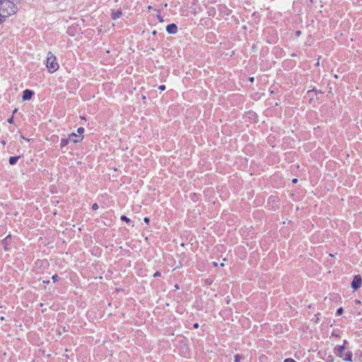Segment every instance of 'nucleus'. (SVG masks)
Here are the masks:
<instances>
[{
    "label": "nucleus",
    "instance_id": "32",
    "mask_svg": "<svg viewBox=\"0 0 362 362\" xmlns=\"http://www.w3.org/2000/svg\"><path fill=\"white\" fill-rule=\"evenodd\" d=\"M315 65H316L317 66H320V61H319V59L317 60V63H316V64H315Z\"/></svg>",
    "mask_w": 362,
    "mask_h": 362
},
{
    "label": "nucleus",
    "instance_id": "39",
    "mask_svg": "<svg viewBox=\"0 0 362 362\" xmlns=\"http://www.w3.org/2000/svg\"><path fill=\"white\" fill-rule=\"evenodd\" d=\"M65 328H63V329H62V332H65Z\"/></svg>",
    "mask_w": 362,
    "mask_h": 362
},
{
    "label": "nucleus",
    "instance_id": "33",
    "mask_svg": "<svg viewBox=\"0 0 362 362\" xmlns=\"http://www.w3.org/2000/svg\"><path fill=\"white\" fill-rule=\"evenodd\" d=\"M16 112H17V109H15V110L13 111V112H12V113L16 114Z\"/></svg>",
    "mask_w": 362,
    "mask_h": 362
},
{
    "label": "nucleus",
    "instance_id": "13",
    "mask_svg": "<svg viewBox=\"0 0 362 362\" xmlns=\"http://www.w3.org/2000/svg\"><path fill=\"white\" fill-rule=\"evenodd\" d=\"M351 353H349V354H346V358H344V361H351Z\"/></svg>",
    "mask_w": 362,
    "mask_h": 362
},
{
    "label": "nucleus",
    "instance_id": "23",
    "mask_svg": "<svg viewBox=\"0 0 362 362\" xmlns=\"http://www.w3.org/2000/svg\"><path fill=\"white\" fill-rule=\"evenodd\" d=\"M296 35H297V36H299V35L301 34L300 30H297V31L296 32Z\"/></svg>",
    "mask_w": 362,
    "mask_h": 362
},
{
    "label": "nucleus",
    "instance_id": "30",
    "mask_svg": "<svg viewBox=\"0 0 362 362\" xmlns=\"http://www.w3.org/2000/svg\"><path fill=\"white\" fill-rule=\"evenodd\" d=\"M158 20H159L160 22H162V21H163V19H162V18H161L160 16H158Z\"/></svg>",
    "mask_w": 362,
    "mask_h": 362
},
{
    "label": "nucleus",
    "instance_id": "19",
    "mask_svg": "<svg viewBox=\"0 0 362 362\" xmlns=\"http://www.w3.org/2000/svg\"><path fill=\"white\" fill-rule=\"evenodd\" d=\"M159 90H164L165 89V86L163 85H161L158 87Z\"/></svg>",
    "mask_w": 362,
    "mask_h": 362
},
{
    "label": "nucleus",
    "instance_id": "27",
    "mask_svg": "<svg viewBox=\"0 0 362 362\" xmlns=\"http://www.w3.org/2000/svg\"><path fill=\"white\" fill-rule=\"evenodd\" d=\"M297 182H298V179H296V178H294V179L292 180V182H293V183H294V184H295V183H297Z\"/></svg>",
    "mask_w": 362,
    "mask_h": 362
},
{
    "label": "nucleus",
    "instance_id": "3",
    "mask_svg": "<svg viewBox=\"0 0 362 362\" xmlns=\"http://www.w3.org/2000/svg\"><path fill=\"white\" fill-rule=\"evenodd\" d=\"M362 285V279L359 275L355 276L352 282L351 287L354 290H356Z\"/></svg>",
    "mask_w": 362,
    "mask_h": 362
},
{
    "label": "nucleus",
    "instance_id": "42",
    "mask_svg": "<svg viewBox=\"0 0 362 362\" xmlns=\"http://www.w3.org/2000/svg\"><path fill=\"white\" fill-rule=\"evenodd\" d=\"M148 9H151V6H149L148 7Z\"/></svg>",
    "mask_w": 362,
    "mask_h": 362
},
{
    "label": "nucleus",
    "instance_id": "12",
    "mask_svg": "<svg viewBox=\"0 0 362 362\" xmlns=\"http://www.w3.org/2000/svg\"><path fill=\"white\" fill-rule=\"evenodd\" d=\"M243 357L241 356H240L239 354H236L234 356V361L235 362H240V359L242 358Z\"/></svg>",
    "mask_w": 362,
    "mask_h": 362
},
{
    "label": "nucleus",
    "instance_id": "18",
    "mask_svg": "<svg viewBox=\"0 0 362 362\" xmlns=\"http://www.w3.org/2000/svg\"><path fill=\"white\" fill-rule=\"evenodd\" d=\"M58 279V276L57 274H54L52 276V279L54 281V282H55Z\"/></svg>",
    "mask_w": 362,
    "mask_h": 362
},
{
    "label": "nucleus",
    "instance_id": "2",
    "mask_svg": "<svg viewBox=\"0 0 362 362\" xmlns=\"http://www.w3.org/2000/svg\"><path fill=\"white\" fill-rule=\"evenodd\" d=\"M46 66L49 73H54L57 71L59 68V64L57 62V58L55 55L49 52L46 60Z\"/></svg>",
    "mask_w": 362,
    "mask_h": 362
},
{
    "label": "nucleus",
    "instance_id": "10",
    "mask_svg": "<svg viewBox=\"0 0 362 362\" xmlns=\"http://www.w3.org/2000/svg\"><path fill=\"white\" fill-rule=\"evenodd\" d=\"M11 235H8L6 237L4 240H2V244L4 245L5 249L6 250V245H8V239L10 238Z\"/></svg>",
    "mask_w": 362,
    "mask_h": 362
},
{
    "label": "nucleus",
    "instance_id": "31",
    "mask_svg": "<svg viewBox=\"0 0 362 362\" xmlns=\"http://www.w3.org/2000/svg\"><path fill=\"white\" fill-rule=\"evenodd\" d=\"M213 264H214V267H217V266H218V264H217V262H213Z\"/></svg>",
    "mask_w": 362,
    "mask_h": 362
},
{
    "label": "nucleus",
    "instance_id": "40",
    "mask_svg": "<svg viewBox=\"0 0 362 362\" xmlns=\"http://www.w3.org/2000/svg\"><path fill=\"white\" fill-rule=\"evenodd\" d=\"M65 328H63V329H62V332H65Z\"/></svg>",
    "mask_w": 362,
    "mask_h": 362
},
{
    "label": "nucleus",
    "instance_id": "28",
    "mask_svg": "<svg viewBox=\"0 0 362 362\" xmlns=\"http://www.w3.org/2000/svg\"><path fill=\"white\" fill-rule=\"evenodd\" d=\"M272 200V202H275L276 199L274 197H269V201Z\"/></svg>",
    "mask_w": 362,
    "mask_h": 362
},
{
    "label": "nucleus",
    "instance_id": "9",
    "mask_svg": "<svg viewBox=\"0 0 362 362\" xmlns=\"http://www.w3.org/2000/svg\"><path fill=\"white\" fill-rule=\"evenodd\" d=\"M76 139H78V134L72 133V134H69V139L71 141H72L74 143H77L78 141H75Z\"/></svg>",
    "mask_w": 362,
    "mask_h": 362
},
{
    "label": "nucleus",
    "instance_id": "37",
    "mask_svg": "<svg viewBox=\"0 0 362 362\" xmlns=\"http://www.w3.org/2000/svg\"><path fill=\"white\" fill-rule=\"evenodd\" d=\"M152 34H153V35H155L156 34V30H154V31L153 32V33H152Z\"/></svg>",
    "mask_w": 362,
    "mask_h": 362
},
{
    "label": "nucleus",
    "instance_id": "26",
    "mask_svg": "<svg viewBox=\"0 0 362 362\" xmlns=\"http://www.w3.org/2000/svg\"><path fill=\"white\" fill-rule=\"evenodd\" d=\"M1 144L3 145V146H5L6 145V141L4 140H1L0 141Z\"/></svg>",
    "mask_w": 362,
    "mask_h": 362
},
{
    "label": "nucleus",
    "instance_id": "1",
    "mask_svg": "<svg viewBox=\"0 0 362 362\" xmlns=\"http://www.w3.org/2000/svg\"><path fill=\"white\" fill-rule=\"evenodd\" d=\"M18 11L17 6L9 0L0 1V23Z\"/></svg>",
    "mask_w": 362,
    "mask_h": 362
},
{
    "label": "nucleus",
    "instance_id": "14",
    "mask_svg": "<svg viewBox=\"0 0 362 362\" xmlns=\"http://www.w3.org/2000/svg\"><path fill=\"white\" fill-rule=\"evenodd\" d=\"M121 220H122L127 223H129L130 221V219L124 215L121 216Z\"/></svg>",
    "mask_w": 362,
    "mask_h": 362
},
{
    "label": "nucleus",
    "instance_id": "29",
    "mask_svg": "<svg viewBox=\"0 0 362 362\" xmlns=\"http://www.w3.org/2000/svg\"><path fill=\"white\" fill-rule=\"evenodd\" d=\"M339 350L340 351H342L344 350V347H343V346H340V347L339 348Z\"/></svg>",
    "mask_w": 362,
    "mask_h": 362
},
{
    "label": "nucleus",
    "instance_id": "6",
    "mask_svg": "<svg viewBox=\"0 0 362 362\" xmlns=\"http://www.w3.org/2000/svg\"><path fill=\"white\" fill-rule=\"evenodd\" d=\"M83 132H84V128H83V127H79L77 129L78 139H76L75 141H82V139L83 138Z\"/></svg>",
    "mask_w": 362,
    "mask_h": 362
},
{
    "label": "nucleus",
    "instance_id": "16",
    "mask_svg": "<svg viewBox=\"0 0 362 362\" xmlns=\"http://www.w3.org/2000/svg\"><path fill=\"white\" fill-rule=\"evenodd\" d=\"M92 209H93V210H97V209H98V204H96V203L93 204L92 205Z\"/></svg>",
    "mask_w": 362,
    "mask_h": 362
},
{
    "label": "nucleus",
    "instance_id": "34",
    "mask_svg": "<svg viewBox=\"0 0 362 362\" xmlns=\"http://www.w3.org/2000/svg\"><path fill=\"white\" fill-rule=\"evenodd\" d=\"M175 289H178V288H179L178 285H177V284H175Z\"/></svg>",
    "mask_w": 362,
    "mask_h": 362
},
{
    "label": "nucleus",
    "instance_id": "15",
    "mask_svg": "<svg viewBox=\"0 0 362 362\" xmlns=\"http://www.w3.org/2000/svg\"><path fill=\"white\" fill-rule=\"evenodd\" d=\"M342 313H343V308H339V309H337V314L338 315H341V314H342Z\"/></svg>",
    "mask_w": 362,
    "mask_h": 362
},
{
    "label": "nucleus",
    "instance_id": "4",
    "mask_svg": "<svg viewBox=\"0 0 362 362\" xmlns=\"http://www.w3.org/2000/svg\"><path fill=\"white\" fill-rule=\"evenodd\" d=\"M34 93L28 89H26L23 93L22 99L23 100H30L32 96L33 95Z\"/></svg>",
    "mask_w": 362,
    "mask_h": 362
},
{
    "label": "nucleus",
    "instance_id": "20",
    "mask_svg": "<svg viewBox=\"0 0 362 362\" xmlns=\"http://www.w3.org/2000/svg\"><path fill=\"white\" fill-rule=\"evenodd\" d=\"M144 221L146 223H149V218L148 217H145L144 218Z\"/></svg>",
    "mask_w": 362,
    "mask_h": 362
},
{
    "label": "nucleus",
    "instance_id": "36",
    "mask_svg": "<svg viewBox=\"0 0 362 362\" xmlns=\"http://www.w3.org/2000/svg\"><path fill=\"white\" fill-rule=\"evenodd\" d=\"M0 320H1V321L4 320V317H1Z\"/></svg>",
    "mask_w": 362,
    "mask_h": 362
},
{
    "label": "nucleus",
    "instance_id": "25",
    "mask_svg": "<svg viewBox=\"0 0 362 362\" xmlns=\"http://www.w3.org/2000/svg\"><path fill=\"white\" fill-rule=\"evenodd\" d=\"M249 80H250V82H252H252H254V81H255V78H254V77H250V78H249Z\"/></svg>",
    "mask_w": 362,
    "mask_h": 362
},
{
    "label": "nucleus",
    "instance_id": "7",
    "mask_svg": "<svg viewBox=\"0 0 362 362\" xmlns=\"http://www.w3.org/2000/svg\"><path fill=\"white\" fill-rule=\"evenodd\" d=\"M122 15V12L120 10L112 11V14H111L112 18L113 20H116V19L120 18Z\"/></svg>",
    "mask_w": 362,
    "mask_h": 362
},
{
    "label": "nucleus",
    "instance_id": "11",
    "mask_svg": "<svg viewBox=\"0 0 362 362\" xmlns=\"http://www.w3.org/2000/svg\"><path fill=\"white\" fill-rule=\"evenodd\" d=\"M69 141H70V140L69 139V138H68V139H62V140H61V146H65L66 145H67V144H68Z\"/></svg>",
    "mask_w": 362,
    "mask_h": 362
},
{
    "label": "nucleus",
    "instance_id": "35",
    "mask_svg": "<svg viewBox=\"0 0 362 362\" xmlns=\"http://www.w3.org/2000/svg\"><path fill=\"white\" fill-rule=\"evenodd\" d=\"M334 78H338V75L335 74V75L334 76Z\"/></svg>",
    "mask_w": 362,
    "mask_h": 362
},
{
    "label": "nucleus",
    "instance_id": "21",
    "mask_svg": "<svg viewBox=\"0 0 362 362\" xmlns=\"http://www.w3.org/2000/svg\"><path fill=\"white\" fill-rule=\"evenodd\" d=\"M153 276H156H156H160V273L159 272H156L154 274V275H153Z\"/></svg>",
    "mask_w": 362,
    "mask_h": 362
},
{
    "label": "nucleus",
    "instance_id": "41",
    "mask_svg": "<svg viewBox=\"0 0 362 362\" xmlns=\"http://www.w3.org/2000/svg\"><path fill=\"white\" fill-rule=\"evenodd\" d=\"M221 267H223V266H224V264H223V263H221Z\"/></svg>",
    "mask_w": 362,
    "mask_h": 362
},
{
    "label": "nucleus",
    "instance_id": "22",
    "mask_svg": "<svg viewBox=\"0 0 362 362\" xmlns=\"http://www.w3.org/2000/svg\"><path fill=\"white\" fill-rule=\"evenodd\" d=\"M13 117H11V118H9V119H8V122H9V123H12V122H13Z\"/></svg>",
    "mask_w": 362,
    "mask_h": 362
},
{
    "label": "nucleus",
    "instance_id": "8",
    "mask_svg": "<svg viewBox=\"0 0 362 362\" xmlns=\"http://www.w3.org/2000/svg\"><path fill=\"white\" fill-rule=\"evenodd\" d=\"M19 158H20V156H12V157H10V158H9V163H10V165L16 164Z\"/></svg>",
    "mask_w": 362,
    "mask_h": 362
},
{
    "label": "nucleus",
    "instance_id": "5",
    "mask_svg": "<svg viewBox=\"0 0 362 362\" xmlns=\"http://www.w3.org/2000/svg\"><path fill=\"white\" fill-rule=\"evenodd\" d=\"M166 30L170 34H175L177 32V27L175 23H172L166 27Z\"/></svg>",
    "mask_w": 362,
    "mask_h": 362
},
{
    "label": "nucleus",
    "instance_id": "38",
    "mask_svg": "<svg viewBox=\"0 0 362 362\" xmlns=\"http://www.w3.org/2000/svg\"><path fill=\"white\" fill-rule=\"evenodd\" d=\"M142 99H143V100H145V99H146V96H145V95H143V96H142Z\"/></svg>",
    "mask_w": 362,
    "mask_h": 362
},
{
    "label": "nucleus",
    "instance_id": "17",
    "mask_svg": "<svg viewBox=\"0 0 362 362\" xmlns=\"http://www.w3.org/2000/svg\"><path fill=\"white\" fill-rule=\"evenodd\" d=\"M284 362H296V361H294L293 359H292V358H287V359L284 360Z\"/></svg>",
    "mask_w": 362,
    "mask_h": 362
},
{
    "label": "nucleus",
    "instance_id": "24",
    "mask_svg": "<svg viewBox=\"0 0 362 362\" xmlns=\"http://www.w3.org/2000/svg\"><path fill=\"white\" fill-rule=\"evenodd\" d=\"M193 327H194L195 329H197V328H198V327H199V324H198V323H194V325H193Z\"/></svg>",
    "mask_w": 362,
    "mask_h": 362
}]
</instances>
